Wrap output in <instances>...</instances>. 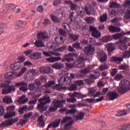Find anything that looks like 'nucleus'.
<instances>
[{"mask_svg": "<svg viewBox=\"0 0 130 130\" xmlns=\"http://www.w3.org/2000/svg\"><path fill=\"white\" fill-rule=\"evenodd\" d=\"M74 56H77V54L75 53H69L68 55H64V58L62 60V62L67 61L68 62H72L74 61Z\"/></svg>", "mask_w": 130, "mask_h": 130, "instance_id": "obj_10", "label": "nucleus"}, {"mask_svg": "<svg viewBox=\"0 0 130 130\" xmlns=\"http://www.w3.org/2000/svg\"><path fill=\"white\" fill-rule=\"evenodd\" d=\"M107 95L110 100H115L118 97V94L115 91H109Z\"/></svg>", "mask_w": 130, "mask_h": 130, "instance_id": "obj_16", "label": "nucleus"}, {"mask_svg": "<svg viewBox=\"0 0 130 130\" xmlns=\"http://www.w3.org/2000/svg\"><path fill=\"white\" fill-rule=\"evenodd\" d=\"M29 57L31 58V59H38V58L41 57V53L39 52H34L30 55Z\"/></svg>", "mask_w": 130, "mask_h": 130, "instance_id": "obj_18", "label": "nucleus"}, {"mask_svg": "<svg viewBox=\"0 0 130 130\" xmlns=\"http://www.w3.org/2000/svg\"><path fill=\"white\" fill-rule=\"evenodd\" d=\"M65 4H67V5H70L71 7V10L72 11H76V10L77 9V5L73 4V2H72V1H65Z\"/></svg>", "mask_w": 130, "mask_h": 130, "instance_id": "obj_29", "label": "nucleus"}, {"mask_svg": "<svg viewBox=\"0 0 130 130\" xmlns=\"http://www.w3.org/2000/svg\"><path fill=\"white\" fill-rule=\"evenodd\" d=\"M84 116H85V113H84V112L78 113L76 116V120H81V119L84 118Z\"/></svg>", "mask_w": 130, "mask_h": 130, "instance_id": "obj_33", "label": "nucleus"}, {"mask_svg": "<svg viewBox=\"0 0 130 130\" xmlns=\"http://www.w3.org/2000/svg\"><path fill=\"white\" fill-rule=\"evenodd\" d=\"M89 31L91 32V35L94 38L98 39L101 37V32H99V30L97 29V27L89 26Z\"/></svg>", "mask_w": 130, "mask_h": 130, "instance_id": "obj_7", "label": "nucleus"}, {"mask_svg": "<svg viewBox=\"0 0 130 130\" xmlns=\"http://www.w3.org/2000/svg\"><path fill=\"white\" fill-rule=\"evenodd\" d=\"M39 104L37 106L38 109L39 110L40 112H44L47 110V107L45 106L46 104H49L51 101H50V97L44 96L43 98L39 100Z\"/></svg>", "mask_w": 130, "mask_h": 130, "instance_id": "obj_1", "label": "nucleus"}, {"mask_svg": "<svg viewBox=\"0 0 130 130\" xmlns=\"http://www.w3.org/2000/svg\"><path fill=\"white\" fill-rule=\"evenodd\" d=\"M26 71H27V68L25 67L22 68L21 71L17 75V77L18 78H19V77H21L24 73H25Z\"/></svg>", "mask_w": 130, "mask_h": 130, "instance_id": "obj_46", "label": "nucleus"}, {"mask_svg": "<svg viewBox=\"0 0 130 130\" xmlns=\"http://www.w3.org/2000/svg\"><path fill=\"white\" fill-rule=\"evenodd\" d=\"M99 77H100V73L97 71H94L93 74H91L90 75V78H91V79H93V80L98 79Z\"/></svg>", "mask_w": 130, "mask_h": 130, "instance_id": "obj_30", "label": "nucleus"}, {"mask_svg": "<svg viewBox=\"0 0 130 130\" xmlns=\"http://www.w3.org/2000/svg\"><path fill=\"white\" fill-rule=\"evenodd\" d=\"M98 57L101 62H104L107 60V54L104 52L99 53Z\"/></svg>", "mask_w": 130, "mask_h": 130, "instance_id": "obj_15", "label": "nucleus"}, {"mask_svg": "<svg viewBox=\"0 0 130 130\" xmlns=\"http://www.w3.org/2000/svg\"><path fill=\"white\" fill-rule=\"evenodd\" d=\"M66 100H54L52 103L53 106L49 109V111H51V112L56 111L57 108H61V107H63V106L66 104Z\"/></svg>", "mask_w": 130, "mask_h": 130, "instance_id": "obj_3", "label": "nucleus"}, {"mask_svg": "<svg viewBox=\"0 0 130 130\" xmlns=\"http://www.w3.org/2000/svg\"><path fill=\"white\" fill-rule=\"evenodd\" d=\"M128 90H130V83L129 81L126 80H123L121 81L120 88L118 89L119 93H126Z\"/></svg>", "mask_w": 130, "mask_h": 130, "instance_id": "obj_5", "label": "nucleus"}, {"mask_svg": "<svg viewBox=\"0 0 130 130\" xmlns=\"http://www.w3.org/2000/svg\"><path fill=\"white\" fill-rule=\"evenodd\" d=\"M17 6L14 5V4H6L5 5V8L6 10V11H9L10 9L12 10L13 11H15L16 10Z\"/></svg>", "mask_w": 130, "mask_h": 130, "instance_id": "obj_22", "label": "nucleus"}, {"mask_svg": "<svg viewBox=\"0 0 130 130\" xmlns=\"http://www.w3.org/2000/svg\"><path fill=\"white\" fill-rule=\"evenodd\" d=\"M123 56L125 58H129L130 57V52L128 51H125L122 53Z\"/></svg>", "mask_w": 130, "mask_h": 130, "instance_id": "obj_47", "label": "nucleus"}, {"mask_svg": "<svg viewBox=\"0 0 130 130\" xmlns=\"http://www.w3.org/2000/svg\"><path fill=\"white\" fill-rule=\"evenodd\" d=\"M78 89V86L76 84H72L69 86L70 91H75Z\"/></svg>", "mask_w": 130, "mask_h": 130, "instance_id": "obj_43", "label": "nucleus"}, {"mask_svg": "<svg viewBox=\"0 0 130 130\" xmlns=\"http://www.w3.org/2000/svg\"><path fill=\"white\" fill-rule=\"evenodd\" d=\"M11 69L13 71H18V70L21 69V64H20V62H16L11 64Z\"/></svg>", "mask_w": 130, "mask_h": 130, "instance_id": "obj_17", "label": "nucleus"}, {"mask_svg": "<svg viewBox=\"0 0 130 130\" xmlns=\"http://www.w3.org/2000/svg\"><path fill=\"white\" fill-rule=\"evenodd\" d=\"M40 71L41 73L43 74H48L50 73V67H45L40 68Z\"/></svg>", "mask_w": 130, "mask_h": 130, "instance_id": "obj_19", "label": "nucleus"}, {"mask_svg": "<svg viewBox=\"0 0 130 130\" xmlns=\"http://www.w3.org/2000/svg\"><path fill=\"white\" fill-rule=\"evenodd\" d=\"M46 60L48 62H55V61H58V60H61V57H51L50 58H47Z\"/></svg>", "mask_w": 130, "mask_h": 130, "instance_id": "obj_20", "label": "nucleus"}, {"mask_svg": "<svg viewBox=\"0 0 130 130\" xmlns=\"http://www.w3.org/2000/svg\"><path fill=\"white\" fill-rule=\"evenodd\" d=\"M63 67V64L61 62L55 63L52 65V68L53 69H56V70H61Z\"/></svg>", "mask_w": 130, "mask_h": 130, "instance_id": "obj_26", "label": "nucleus"}, {"mask_svg": "<svg viewBox=\"0 0 130 130\" xmlns=\"http://www.w3.org/2000/svg\"><path fill=\"white\" fill-rule=\"evenodd\" d=\"M17 25L18 26H20L21 27H25V26H26V22L19 21L18 22H17Z\"/></svg>", "mask_w": 130, "mask_h": 130, "instance_id": "obj_59", "label": "nucleus"}, {"mask_svg": "<svg viewBox=\"0 0 130 130\" xmlns=\"http://www.w3.org/2000/svg\"><path fill=\"white\" fill-rule=\"evenodd\" d=\"M114 44H109L108 45V52H112L114 50Z\"/></svg>", "mask_w": 130, "mask_h": 130, "instance_id": "obj_41", "label": "nucleus"}, {"mask_svg": "<svg viewBox=\"0 0 130 130\" xmlns=\"http://www.w3.org/2000/svg\"><path fill=\"white\" fill-rule=\"evenodd\" d=\"M111 40H112V37L111 36L104 37L102 39L103 42H109V41H111Z\"/></svg>", "mask_w": 130, "mask_h": 130, "instance_id": "obj_39", "label": "nucleus"}, {"mask_svg": "<svg viewBox=\"0 0 130 130\" xmlns=\"http://www.w3.org/2000/svg\"><path fill=\"white\" fill-rule=\"evenodd\" d=\"M0 88H3L2 89V94H9L12 91L15 92V90H16L15 86L10 85L9 86V84H6L5 83L0 84Z\"/></svg>", "mask_w": 130, "mask_h": 130, "instance_id": "obj_6", "label": "nucleus"}, {"mask_svg": "<svg viewBox=\"0 0 130 130\" xmlns=\"http://www.w3.org/2000/svg\"><path fill=\"white\" fill-rule=\"evenodd\" d=\"M83 51L87 55H92V53H94V51H95V48L91 45H88L85 47Z\"/></svg>", "mask_w": 130, "mask_h": 130, "instance_id": "obj_12", "label": "nucleus"}, {"mask_svg": "<svg viewBox=\"0 0 130 130\" xmlns=\"http://www.w3.org/2000/svg\"><path fill=\"white\" fill-rule=\"evenodd\" d=\"M95 21V19L93 17H88L86 18V22L89 24H91V23H93Z\"/></svg>", "mask_w": 130, "mask_h": 130, "instance_id": "obj_57", "label": "nucleus"}, {"mask_svg": "<svg viewBox=\"0 0 130 130\" xmlns=\"http://www.w3.org/2000/svg\"><path fill=\"white\" fill-rule=\"evenodd\" d=\"M37 38L39 39L36 40L34 43L36 47H45V45L43 42L41 41L43 39H46V38H48V35L46 32H40L37 35Z\"/></svg>", "mask_w": 130, "mask_h": 130, "instance_id": "obj_2", "label": "nucleus"}, {"mask_svg": "<svg viewBox=\"0 0 130 130\" xmlns=\"http://www.w3.org/2000/svg\"><path fill=\"white\" fill-rule=\"evenodd\" d=\"M16 115V112H9L4 115V118L7 119L8 118H11Z\"/></svg>", "mask_w": 130, "mask_h": 130, "instance_id": "obj_27", "label": "nucleus"}, {"mask_svg": "<svg viewBox=\"0 0 130 130\" xmlns=\"http://www.w3.org/2000/svg\"><path fill=\"white\" fill-rule=\"evenodd\" d=\"M107 91H108V88H104L103 89V93L100 91H98L94 95H93V97H99L100 95H103V94H106L107 93Z\"/></svg>", "mask_w": 130, "mask_h": 130, "instance_id": "obj_24", "label": "nucleus"}, {"mask_svg": "<svg viewBox=\"0 0 130 130\" xmlns=\"http://www.w3.org/2000/svg\"><path fill=\"white\" fill-rule=\"evenodd\" d=\"M69 38L73 41H77L79 39V36L78 35H75L72 34H69Z\"/></svg>", "mask_w": 130, "mask_h": 130, "instance_id": "obj_37", "label": "nucleus"}, {"mask_svg": "<svg viewBox=\"0 0 130 130\" xmlns=\"http://www.w3.org/2000/svg\"><path fill=\"white\" fill-rule=\"evenodd\" d=\"M107 20V15L104 14L103 16L101 17L100 21L102 23H103L104 22H105V21Z\"/></svg>", "mask_w": 130, "mask_h": 130, "instance_id": "obj_56", "label": "nucleus"}, {"mask_svg": "<svg viewBox=\"0 0 130 130\" xmlns=\"http://www.w3.org/2000/svg\"><path fill=\"white\" fill-rule=\"evenodd\" d=\"M67 49V46H62L59 48L56 49V51H59L60 52H62V51H64Z\"/></svg>", "mask_w": 130, "mask_h": 130, "instance_id": "obj_55", "label": "nucleus"}, {"mask_svg": "<svg viewBox=\"0 0 130 130\" xmlns=\"http://www.w3.org/2000/svg\"><path fill=\"white\" fill-rule=\"evenodd\" d=\"M32 112H29L27 114H24L23 118H24L25 119H28L29 118L31 117V115H32Z\"/></svg>", "mask_w": 130, "mask_h": 130, "instance_id": "obj_61", "label": "nucleus"}, {"mask_svg": "<svg viewBox=\"0 0 130 130\" xmlns=\"http://www.w3.org/2000/svg\"><path fill=\"white\" fill-rule=\"evenodd\" d=\"M55 41L57 43V44H63V37H61L60 38H58L57 37H56L55 38Z\"/></svg>", "mask_w": 130, "mask_h": 130, "instance_id": "obj_36", "label": "nucleus"}, {"mask_svg": "<svg viewBox=\"0 0 130 130\" xmlns=\"http://www.w3.org/2000/svg\"><path fill=\"white\" fill-rule=\"evenodd\" d=\"M120 5L117 3H115L114 2H110V8L113 9L115 8L116 9H118V8H120Z\"/></svg>", "mask_w": 130, "mask_h": 130, "instance_id": "obj_32", "label": "nucleus"}, {"mask_svg": "<svg viewBox=\"0 0 130 130\" xmlns=\"http://www.w3.org/2000/svg\"><path fill=\"white\" fill-rule=\"evenodd\" d=\"M17 101L18 102H19V103H22L24 104V103H26V102L28 101V99H26V96L25 95H23L19 98Z\"/></svg>", "mask_w": 130, "mask_h": 130, "instance_id": "obj_28", "label": "nucleus"}, {"mask_svg": "<svg viewBox=\"0 0 130 130\" xmlns=\"http://www.w3.org/2000/svg\"><path fill=\"white\" fill-rule=\"evenodd\" d=\"M109 30L111 33H114V32H120V28L115 27L113 25H110L109 26Z\"/></svg>", "mask_w": 130, "mask_h": 130, "instance_id": "obj_21", "label": "nucleus"}, {"mask_svg": "<svg viewBox=\"0 0 130 130\" xmlns=\"http://www.w3.org/2000/svg\"><path fill=\"white\" fill-rule=\"evenodd\" d=\"M122 59V58H119L118 57L113 56L111 58V61H114V62H121Z\"/></svg>", "mask_w": 130, "mask_h": 130, "instance_id": "obj_34", "label": "nucleus"}, {"mask_svg": "<svg viewBox=\"0 0 130 130\" xmlns=\"http://www.w3.org/2000/svg\"><path fill=\"white\" fill-rule=\"evenodd\" d=\"M75 64L78 69H83L85 65L84 63V58L83 57H79L75 61Z\"/></svg>", "mask_w": 130, "mask_h": 130, "instance_id": "obj_9", "label": "nucleus"}, {"mask_svg": "<svg viewBox=\"0 0 130 130\" xmlns=\"http://www.w3.org/2000/svg\"><path fill=\"white\" fill-rule=\"evenodd\" d=\"M43 54L46 57H50L52 56V55H55V56H60V55H61V54L60 53L55 52L51 51H49L48 52L43 51Z\"/></svg>", "mask_w": 130, "mask_h": 130, "instance_id": "obj_13", "label": "nucleus"}, {"mask_svg": "<svg viewBox=\"0 0 130 130\" xmlns=\"http://www.w3.org/2000/svg\"><path fill=\"white\" fill-rule=\"evenodd\" d=\"M60 123V119H59L57 120H55L53 122L48 124L46 130H49V128H50V127H51V126L53 128H54L55 127H58Z\"/></svg>", "mask_w": 130, "mask_h": 130, "instance_id": "obj_14", "label": "nucleus"}, {"mask_svg": "<svg viewBox=\"0 0 130 130\" xmlns=\"http://www.w3.org/2000/svg\"><path fill=\"white\" fill-rule=\"evenodd\" d=\"M19 120V118H16L15 119H11L5 121L3 122L1 124V126L3 127H5V126H9L13 125V123H15V122H17Z\"/></svg>", "mask_w": 130, "mask_h": 130, "instance_id": "obj_8", "label": "nucleus"}, {"mask_svg": "<svg viewBox=\"0 0 130 130\" xmlns=\"http://www.w3.org/2000/svg\"><path fill=\"white\" fill-rule=\"evenodd\" d=\"M69 98L67 99V102H70V103H75L77 101V99L75 97H77V98H85L87 95L85 94H82L78 92H74L73 93H69L68 94Z\"/></svg>", "mask_w": 130, "mask_h": 130, "instance_id": "obj_4", "label": "nucleus"}, {"mask_svg": "<svg viewBox=\"0 0 130 130\" xmlns=\"http://www.w3.org/2000/svg\"><path fill=\"white\" fill-rule=\"evenodd\" d=\"M27 121H28V120L21 119L19 120V122L17 124L18 125H24V124L27 123Z\"/></svg>", "mask_w": 130, "mask_h": 130, "instance_id": "obj_50", "label": "nucleus"}, {"mask_svg": "<svg viewBox=\"0 0 130 130\" xmlns=\"http://www.w3.org/2000/svg\"><path fill=\"white\" fill-rule=\"evenodd\" d=\"M124 16L125 17V19H130V10H127L126 11V12L125 13Z\"/></svg>", "mask_w": 130, "mask_h": 130, "instance_id": "obj_53", "label": "nucleus"}, {"mask_svg": "<svg viewBox=\"0 0 130 130\" xmlns=\"http://www.w3.org/2000/svg\"><path fill=\"white\" fill-rule=\"evenodd\" d=\"M74 83L76 84V86L78 87V86H83L84 85V82L83 80H78V81H75Z\"/></svg>", "mask_w": 130, "mask_h": 130, "instance_id": "obj_54", "label": "nucleus"}, {"mask_svg": "<svg viewBox=\"0 0 130 130\" xmlns=\"http://www.w3.org/2000/svg\"><path fill=\"white\" fill-rule=\"evenodd\" d=\"M81 74H88V73H90V68L86 67L84 69L81 70Z\"/></svg>", "mask_w": 130, "mask_h": 130, "instance_id": "obj_51", "label": "nucleus"}, {"mask_svg": "<svg viewBox=\"0 0 130 130\" xmlns=\"http://www.w3.org/2000/svg\"><path fill=\"white\" fill-rule=\"evenodd\" d=\"M85 11L87 15H89L91 14V11H92V8H91V5L87 4L85 6Z\"/></svg>", "mask_w": 130, "mask_h": 130, "instance_id": "obj_31", "label": "nucleus"}, {"mask_svg": "<svg viewBox=\"0 0 130 130\" xmlns=\"http://www.w3.org/2000/svg\"><path fill=\"white\" fill-rule=\"evenodd\" d=\"M71 120H73L71 117H64L61 121V123L62 124H64V123H69L71 122Z\"/></svg>", "mask_w": 130, "mask_h": 130, "instance_id": "obj_23", "label": "nucleus"}, {"mask_svg": "<svg viewBox=\"0 0 130 130\" xmlns=\"http://www.w3.org/2000/svg\"><path fill=\"white\" fill-rule=\"evenodd\" d=\"M108 67H107V65L106 64H102L100 67V69L101 71H104L105 70H107V68Z\"/></svg>", "mask_w": 130, "mask_h": 130, "instance_id": "obj_62", "label": "nucleus"}, {"mask_svg": "<svg viewBox=\"0 0 130 130\" xmlns=\"http://www.w3.org/2000/svg\"><path fill=\"white\" fill-rule=\"evenodd\" d=\"M128 66L124 64H121L119 66V70H123V71H126V70H128Z\"/></svg>", "mask_w": 130, "mask_h": 130, "instance_id": "obj_45", "label": "nucleus"}, {"mask_svg": "<svg viewBox=\"0 0 130 130\" xmlns=\"http://www.w3.org/2000/svg\"><path fill=\"white\" fill-rule=\"evenodd\" d=\"M74 14H75V13L72 12L69 15V19L70 20V24H72V23H73V22H74Z\"/></svg>", "mask_w": 130, "mask_h": 130, "instance_id": "obj_48", "label": "nucleus"}, {"mask_svg": "<svg viewBox=\"0 0 130 130\" xmlns=\"http://www.w3.org/2000/svg\"><path fill=\"white\" fill-rule=\"evenodd\" d=\"M121 34H117L116 35H114L112 36V39H119V38H121Z\"/></svg>", "mask_w": 130, "mask_h": 130, "instance_id": "obj_58", "label": "nucleus"}, {"mask_svg": "<svg viewBox=\"0 0 130 130\" xmlns=\"http://www.w3.org/2000/svg\"><path fill=\"white\" fill-rule=\"evenodd\" d=\"M95 92H96V88L94 87H91L89 89V94L90 95H93V94H94Z\"/></svg>", "mask_w": 130, "mask_h": 130, "instance_id": "obj_64", "label": "nucleus"}, {"mask_svg": "<svg viewBox=\"0 0 130 130\" xmlns=\"http://www.w3.org/2000/svg\"><path fill=\"white\" fill-rule=\"evenodd\" d=\"M74 123V120H71L70 122L65 124L64 126V130H70L72 129V126Z\"/></svg>", "mask_w": 130, "mask_h": 130, "instance_id": "obj_25", "label": "nucleus"}, {"mask_svg": "<svg viewBox=\"0 0 130 130\" xmlns=\"http://www.w3.org/2000/svg\"><path fill=\"white\" fill-rule=\"evenodd\" d=\"M72 82V79H71L70 77H64L63 84L64 85H70Z\"/></svg>", "mask_w": 130, "mask_h": 130, "instance_id": "obj_35", "label": "nucleus"}, {"mask_svg": "<svg viewBox=\"0 0 130 130\" xmlns=\"http://www.w3.org/2000/svg\"><path fill=\"white\" fill-rule=\"evenodd\" d=\"M123 78V76H122V74H117V75L115 77V80L116 81H119V80H121Z\"/></svg>", "mask_w": 130, "mask_h": 130, "instance_id": "obj_60", "label": "nucleus"}, {"mask_svg": "<svg viewBox=\"0 0 130 130\" xmlns=\"http://www.w3.org/2000/svg\"><path fill=\"white\" fill-rule=\"evenodd\" d=\"M15 86L16 87H20V91H22V92H26L28 91V86L27 83H25L24 81H21L18 83H16L15 84Z\"/></svg>", "mask_w": 130, "mask_h": 130, "instance_id": "obj_11", "label": "nucleus"}, {"mask_svg": "<svg viewBox=\"0 0 130 130\" xmlns=\"http://www.w3.org/2000/svg\"><path fill=\"white\" fill-rule=\"evenodd\" d=\"M109 16L110 17H111V18L116 17V16H117V12H116L115 9L110 10L109 11Z\"/></svg>", "mask_w": 130, "mask_h": 130, "instance_id": "obj_38", "label": "nucleus"}, {"mask_svg": "<svg viewBox=\"0 0 130 130\" xmlns=\"http://www.w3.org/2000/svg\"><path fill=\"white\" fill-rule=\"evenodd\" d=\"M55 84V82L53 81H49L47 83V84H46V87L47 88L48 87H50L51 86H52Z\"/></svg>", "mask_w": 130, "mask_h": 130, "instance_id": "obj_63", "label": "nucleus"}, {"mask_svg": "<svg viewBox=\"0 0 130 130\" xmlns=\"http://www.w3.org/2000/svg\"><path fill=\"white\" fill-rule=\"evenodd\" d=\"M51 19L53 22H54L55 23H59V19H58V17L54 16V15H51Z\"/></svg>", "mask_w": 130, "mask_h": 130, "instance_id": "obj_44", "label": "nucleus"}, {"mask_svg": "<svg viewBox=\"0 0 130 130\" xmlns=\"http://www.w3.org/2000/svg\"><path fill=\"white\" fill-rule=\"evenodd\" d=\"M59 75L62 77H68V72L61 70L59 72Z\"/></svg>", "mask_w": 130, "mask_h": 130, "instance_id": "obj_52", "label": "nucleus"}, {"mask_svg": "<svg viewBox=\"0 0 130 130\" xmlns=\"http://www.w3.org/2000/svg\"><path fill=\"white\" fill-rule=\"evenodd\" d=\"M126 110H124L123 111H121L119 112H118L116 114L117 116H122V115H125L126 114Z\"/></svg>", "mask_w": 130, "mask_h": 130, "instance_id": "obj_49", "label": "nucleus"}, {"mask_svg": "<svg viewBox=\"0 0 130 130\" xmlns=\"http://www.w3.org/2000/svg\"><path fill=\"white\" fill-rule=\"evenodd\" d=\"M77 112H78L77 109L73 108L71 110H67L66 114H74L75 113H77Z\"/></svg>", "mask_w": 130, "mask_h": 130, "instance_id": "obj_40", "label": "nucleus"}, {"mask_svg": "<svg viewBox=\"0 0 130 130\" xmlns=\"http://www.w3.org/2000/svg\"><path fill=\"white\" fill-rule=\"evenodd\" d=\"M4 101L5 103H12L13 102L12 98L8 96L4 98Z\"/></svg>", "mask_w": 130, "mask_h": 130, "instance_id": "obj_42", "label": "nucleus"}]
</instances>
